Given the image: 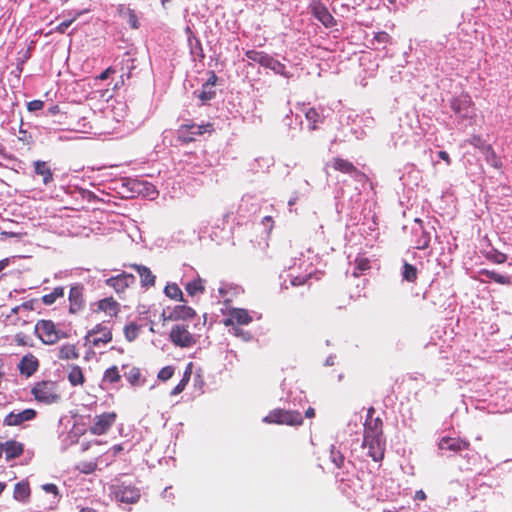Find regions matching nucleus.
<instances>
[{
    "label": "nucleus",
    "mask_w": 512,
    "mask_h": 512,
    "mask_svg": "<svg viewBox=\"0 0 512 512\" xmlns=\"http://www.w3.org/2000/svg\"><path fill=\"white\" fill-rule=\"evenodd\" d=\"M374 414L375 408H368L364 422L362 448L367 449L368 456L378 462L384 459L386 440L383 432V420L380 417H374Z\"/></svg>",
    "instance_id": "1"
},
{
    "label": "nucleus",
    "mask_w": 512,
    "mask_h": 512,
    "mask_svg": "<svg viewBox=\"0 0 512 512\" xmlns=\"http://www.w3.org/2000/svg\"><path fill=\"white\" fill-rule=\"evenodd\" d=\"M35 333L45 345H54L61 339L68 337V334L57 328L52 320L40 319L35 324Z\"/></svg>",
    "instance_id": "2"
},
{
    "label": "nucleus",
    "mask_w": 512,
    "mask_h": 512,
    "mask_svg": "<svg viewBox=\"0 0 512 512\" xmlns=\"http://www.w3.org/2000/svg\"><path fill=\"white\" fill-rule=\"evenodd\" d=\"M31 393L37 402L47 405L57 403L61 399L57 383L51 380L37 382Z\"/></svg>",
    "instance_id": "3"
},
{
    "label": "nucleus",
    "mask_w": 512,
    "mask_h": 512,
    "mask_svg": "<svg viewBox=\"0 0 512 512\" xmlns=\"http://www.w3.org/2000/svg\"><path fill=\"white\" fill-rule=\"evenodd\" d=\"M268 424L299 426L303 423L300 412L294 410L274 409L263 418Z\"/></svg>",
    "instance_id": "4"
},
{
    "label": "nucleus",
    "mask_w": 512,
    "mask_h": 512,
    "mask_svg": "<svg viewBox=\"0 0 512 512\" xmlns=\"http://www.w3.org/2000/svg\"><path fill=\"white\" fill-rule=\"evenodd\" d=\"M169 339L176 347L180 348H190L197 343V337L193 335L188 330V326L184 324L172 326Z\"/></svg>",
    "instance_id": "5"
},
{
    "label": "nucleus",
    "mask_w": 512,
    "mask_h": 512,
    "mask_svg": "<svg viewBox=\"0 0 512 512\" xmlns=\"http://www.w3.org/2000/svg\"><path fill=\"white\" fill-rule=\"evenodd\" d=\"M85 340L94 347L106 345L112 341V331L104 323H99L87 332Z\"/></svg>",
    "instance_id": "6"
},
{
    "label": "nucleus",
    "mask_w": 512,
    "mask_h": 512,
    "mask_svg": "<svg viewBox=\"0 0 512 512\" xmlns=\"http://www.w3.org/2000/svg\"><path fill=\"white\" fill-rule=\"evenodd\" d=\"M213 132L214 126L212 123H206L201 125H196L194 123L183 124L179 127L178 130L179 137L186 143L194 141L196 136H201L205 133Z\"/></svg>",
    "instance_id": "7"
},
{
    "label": "nucleus",
    "mask_w": 512,
    "mask_h": 512,
    "mask_svg": "<svg viewBox=\"0 0 512 512\" xmlns=\"http://www.w3.org/2000/svg\"><path fill=\"white\" fill-rule=\"evenodd\" d=\"M117 419L115 412H106L94 417L93 425L90 426L89 431L92 435H103L106 434L110 428L114 425Z\"/></svg>",
    "instance_id": "8"
},
{
    "label": "nucleus",
    "mask_w": 512,
    "mask_h": 512,
    "mask_svg": "<svg viewBox=\"0 0 512 512\" xmlns=\"http://www.w3.org/2000/svg\"><path fill=\"white\" fill-rule=\"evenodd\" d=\"M112 492L115 498L123 503L133 504L140 499V490L133 485L125 483L113 485Z\"/></svg>",
    "instance_id": "9"
},
{
    "label": "nucleus",
    "mask_w": 512,
    "mask_h": 512,
    "mask_svg": "<svg viewBox=\"0 0 512 512\" xmlns=\"http://www.w3.org/2000/svg\"><path fill=\"white\" fill-rule=\"evenodd\" d=\"M68 301L70 314L75 315L84 310L86 301L84 298V287L82 284L77 283L71 286L68 294Z\"/></svg>",
    "instance_id": "10"
},
{
    "label": "nucleus",
    "mask_w": 512,
    "mask_h": 512,
    "mask_svg": "<svg viewBox=\"0 0 512 512\" xmlns=\"http://www.w3.org/2000/svg\"><path fill=\"white\" fill-rule=\"evenodd\" d=\"M330 459L335 467L341 472H336L335 475L341 482L349 480L348 466H353L350 461H346L345 456L337 450L334 446L330 449Z\"/></svg>",
    "instance_id": "11"
},
{
    "label": "nucleus",
    "mask_w": 512,
    "mask_h": 512,
    "mask_svg": "<svg viewBox=\"0 0 512 512\" xmlns=\"http://www.w3.org/2000/svg\"><path fill=\"white\" fill-rule=\"evenodd\" d=\"M310 8L313 16L318 19L325 27L331 28L336 25L335 18L321 1L313 0Z\"/></svg>",
    "instance_id": "12"
},
{
    "label": "nucleus",
    "mask_w": 512,
    "mask_h": 512,
    "mask_svg": "<svg viewBox=\"0 0 512 512\" xmlns=\"http://www.w3.org/2000/svg\"><path fill=\"white\" fill-rule=\"evenodd\" d=\"M135 282V277L132 274L123 272L116 276H112L105 280L108 287L114 289L117 294H122L125 290Z\"/></svg>",
    "instance_id": "13"
},
{
    "label": "nucleus",
    "mask_w": 512,
    "mask_h": 512,
    "mask_svg": "<svg viewBox=\"0 0 512 512\" xmlns=\"http://www.w3.org/2000/svg\"><path fill=\"white\" fill-rule=\"evenodd\" d=\"M253 321L249 311L244 308H231L229 317L223 320V324L227 327L234 325H248Z\"/></svg>",
    "instance_id": "14"
},
{
    "label": "nucleus",
    "mask_w": 512,
    "mask_h": 512,
    "mask_svg": "<svg viewBox=\"0 0 512 512\" xmlns=\"http://www.w3.org/2000/svg\"><path fill=\"white\" fill-rule=\"evenodd\" d=\"M36 415L37 412L32 408L25 409L18 413L10 412L5 416L3 424L5 426H19L26 421L33 420Z\"/></svg>",
    "instance_id": "15"
},
{
    "label": "nucleus",
    "mask_w": 512,
    "mask_h": 512,
    "mask_svg": "<svg viewBox=\"0 0 512 512\" xmlns=\"http://www.w3.org/2000/svg\"><path fill=\"white\" fill-rule=\"evenodd\" d=\"M438 447L441 450L460 452L469 449L470 443L460 438L445 436L440 439Z\"/></svg>",
    "instance_id": "16"
},
{
    "label": "nucleus",
    "mask_w": 512,
    "mask_h": 512,
    "mask_svg": "<svg viewBox=\"0 0 512 512\" xmlns=\"http://www.w3.org/2000/svg\"><path fill=\"white\" fill-rule=\"evenodd\" d=\"M121 370L123 371V376L131 386L139 387L144 385L145 378L142 376L140 368L127 363L122 365Z\"/></svg>",
    "instance_id": "17"
},
{
    "label": "nucleus",
    "mask_w": 512,
    "mask_h": 512,
    "mask_svg": "<svg viewBox=\"0 0 512 512\" xmlns=\"http://www.w3.org/2000/svg\"><path fill=\"white\" fill-rule=\"evenodd\" d=\"M56 357L61 361H75L80 357V350L75 343H63L57 348Z\"/></svg>",
    "instance_id": "18"
},
{
    "label": "nucleus",
    "mask_w": 512,
    "mask_h": 512,
    "mask_svg": "<svg viewBox=\"0 0 512 512\" xmlns=\"http://www.w3.org/2000/svg\"><path fill=\"white\" fill-rule=\"evenodd\" d=\"M39 367L38 359L31 353L26 354L22 357L18 364L20 374L26 377L32 376Z\"/></svg>",
    "instance_id": "19"
},
{
    "label": "nucleus",
    "mask_w": 512,
    "mask_h": 512,
    "mask_svg": "<svg viewBox=\"0 0 512 512\" xmlns=\"http://www.w3.org/2000/svg\"><path fill=\"white\" fill-rule=\"evenodd\" d=\"M196 316V311L187 305H177L169 313L167 319L170 321H186L193 319Z\"/></svg>",
    "instance_id": "20"
},
{
    "label": "nucleus",
    "mask_w": 512,
    "mask_h": 512,
    "mask_svg": "<svg viewBox=\"0 0 512 512\" xmlns=\"http://www.w3.org/2000/svg\"><path fill=\"white\" fill-rule=\"evenodd\" d=\"M330 165L333 167L335 171L349 174V175H362V173L358 170V168L350 161L343 159L341 157H334L331 160Z\"/></svg>",
    "instance_id": "21"
},
{
    "label": "nucleus",
    "mask_w": 512,
    "mask_h": 512,
    "mask_svg": "<svg viewBox=\"0 0 512 512\" xmlns=\"http://www.w3.org/2000/svg\"><path fill=\"white\" fill-rule=\"evenodd\" d=\"M97 311L105 313L109 317H117L120 313V304L111 296L98 301Z\"/></svg>",
    "instance_id": "22"
},
{
    "label": "nucleus",
    "mask_w": 512,
    "mask_h": 512,
    "mask_svg": "<svg viewBox=\"0 0 512 512\" xmlns=\"http://www.w3.org/2000/svg\"><path fill=\"white\" fill-rule=\"evenodd\" d=\"M117 13L121 18L127 21L131 29L136 30L140 27V22L135 9L124 4H119L117 6Z\"/></svg>",
    "instance_id": "23"
},
{
    "label": "nucleus",
    "mask_w": 512,
    "mask_h": 512,
    "mask_svg": "<svg viewBox=\"0 0 512 512\" xmlns=\"http://www.w3.org/2000/svg\"><path fill=\"white\" fill-rule=\"evenodd\" d=\"M33 166L35 174L42 177V183L44 185H49L53 182V172L48 162L36 160L33 162Z\"/></svg>",
    "instance_id": "24"
},
{
    "label": "nucleus",
    "mask_w": 512,
    "mask_h": 512,
    "mask_svg": "<svg viewBox=\"0 0 512 512\" xmlns=\"http://www.w3.org/2000/svg\"><path fill=\"white\" fill-rule=\"evenodd\" d=\"M129 267L137 271L142 286L150 287L155 285L156 277L148 267L140 264H130Z\"/></svg>",
    "instance_id": "25"
},
{
    "label": "nucleus",
    "mask_w": 512,
    "mask_h": 512,
    "mask_svg": "<svg viewBox=\"0 0 512 512\" xmlns=\"http://www.w3.org/2000/svg\"><path fill=\"white\" fill-rule=\"evenodd\" d=\"M323 275H324V272L318 271V270H316L314 272H310L308 274H304V275H296V276L289 275L290 286L291 287H299V286L307 285V284H309V280L313 279V278L317 281H320L322 279Z\"/></svg>",
    "instance_id": "26"
},
{
    "label": "nucleus",
    "mask_w": 512,
    "mask_h": 512,
    "mask_svg": "<svg viewBox=\"0 0 512 512\" xmlns=\"http://www.w3.org/2000/svg\"><path fill=\"white\" fill-rule=\"evenodd\" d=\"M471 100L468 96L463 98H454L451 100L450 107L454 111L455 114L460 115L461 117L469 116V109L471 107Z\"/></svg>",
    "instance_id": "27"
},
{
    "label": "nucleus",
    "mask_w": 512,
    "mask_h": 512,
    "mask_svg": "<svg viewBox=\"0 0 512 512\" xmlns=\"http://www.w3.org/2000/svg\"><path fill=\"white\" fill-rule=\"evenodd\" d=\"M3 445V451L5 452L6 460H11L20 457L24 452V445L15 440H8Z\"/></svg>",
    "instance_id": "28"
},
{
    "label": "nucleus",
    "mask_w": 512,
    "mask_h": 512,
    "mask_svg": "<svg viewBox=\"0 0 512 512\" xmlns=\"http://www.w3.org/2000/svg\"><path fill=\"white\" fill-rule=\"evenodd\" d=\"M245 56L263 67L271 65L272 63L275 64L274 58L263 51L248 50L245 52Z\"/></svg>",
    "instance_id": "29"
},
{
    "label": "nucleus",
    "mask_w": 512,
    "mask_h": 512,
    "mask_svg": "<svg viewBox=\"0 0 512 512\" xmlns=\"http://www.w3.org/2000/svg\"><path fill=\"white\" fill-rule=\"evenodd\" d=\"M121 378L122 376L120 374L119 368L116 365H113L104 371L102 383L115 385L121 381Z\"/></svg>",
    "instance_id": "30"
},
{
    "label": "nucleus",
    "mask_w": 512,
    "mask_h": 512,
    "mask_svg": "<svg viewBox=\"0 0 512 512\" xmlns=\"http://www.w3.org/2000/svg\"><path fill=\"white\" fill-rule=\"evenodd\" d=\"M64 295H65L64 287L57 286L50 293L44 294L41 297V302L46 306H50V305H53L58 299L63 298Z\"/></svg>",
    "instance_id": "31"
},
{
    "label": "nucleus",
    "mask_w": 512,
    "mask_h": 512,
    "mask_svg": "<svg viewBox=\"0 0 512 512\" xmlns=\"http://www.w3.org/2000/svg\"><path fill=\"white\" fill-rule=\"evenodd\" d=\"M185 290L191 297H194L198 294H203L205 292L204 280L198 277L197 279L186 283Z\"/></svg>",
    "instance_id": "32"
},
{
    "label": "nucleus",
    "mask_w": 512,
    "mask_h": 512,
    "mask_svg": "<svg viewBox=\"0 0 512 512\" xmlns=\"http://www.w3.org/2000/svg\"><path fill=\"white\" fill-rule=\"evenodd\" d=\"M68 380L72 386L83 385L85 376L80 366L73 365L68 373Z\"/></svg>",
    "instance_id": "33"
},
{
    "label": "nucleus",
    "mask_w": 512,
    "mask_h": 512,
    "mask_svg": "<svg viewBox=\"0 0 512 512\" xmlns=\"http://www.w3.org/2000/svg\"><path fill=\"white\" fill-rule=\"evenodd\" d=\"M165 295L176 301L185 302L183 292L176 283H168L164 288Z\"/></svg>",
    "instance_id": "34"
},
{
    "label": "nucleus",
    "mask_w": 512,
    "mask_h": 512,
    "mask_svg": "<svg viewBox=\"0 0 512 512\" xmlns=\"http://www.w3.org/2000/svg\"><path fill=\"white\" fill-rule=\"evenodd\" d=\"M30 496V487L27 482H19L14 487V498L18 501H26Z\"/></svg>",
    "instance_id": "35"
},
{
    "label": "nucleus",
    "mask_w": 512,
    "mask_h": 512,
    "mask_svg": "<svg viewBox=\"0 0 512 512\" xmlns=\"http://www.w3.org/2000/svg\"><path fill=\"white\" fill-rule=\"evenodd\" d=\"M140 329H141V326L134 322L127 324L124 327L125 339L129 342L134 341L138 337Z\"/></svg>",
    "instance_id": "36"
},
{
    "label": "nucleus",
    "mask_w": 512,
    "mask_h": 512,
    "mask_svg": "<svg viewBox=\"0 0 512 512\" xmlns=\"http://www.w3.org/2000/svg\"><path fill=\"white\" fill-rule=\"evenodd\" d=\"M418 271L417 268L408 262L403 265L402 277L404 280L414 283L417 280Z\"/></svg>",
    "instance_id": "37"
},
{
    "label": "nucleus",
    "mask_w": 512,
    "mask_h": 512,
    "mask_svg": "<svg viewBox=\"0 0 512 512\" xmlns=\"http://www.w3.org/2000/svg\"><path fill=\"white\" fill-rule=\"evenodd\" d=\"M305 118L310 123V130H315L320 119L318 111L315 108H308L305 112Z\"/></svg>",
    "instance_id": "38"
},
{
    "label": "nucleus",
    "mask_w": 512,
    "mask_h": 512,
    "mask_svg": "<svg viewBox=\"0 0 512 512\" xmlns=\"http://www.w3.org/2000/svg\"><path fill=\"white\" fill-rule=\"evenodd\" d=\"M484 274L491 280L495 281L496 283L503 284V285L510 284L509 277L499 274L495 271H484Z\"/></svg>",
    "instance_id": "39"
},
{
    "label": "nucleus",
    "mask_w": 512,
    "mask_h": 512,
    "mask_svg": "<svg viewBox=\"0 0 512 512\" xmlns=\"http://www.w3.org/2000/svg\"><path fill=\"white\" fill-rule=\"evenodd\" d=\"M216 95V92L215 90H213L212 88L210 87H206L205 84H203L202 86V90L201 92L198 94V98L202 101V102H207V101H210L211 99H213Z\"/></svg>",
    "instance_id": "40"
},
{
    "label": "nucleus",
    "mask_w": 512,
    "mask_h": 512,
    "mask_svg": "<svg viewBox=\"0 0 512 512\" xmlns=\"http://www.w3.org/2000/svg\"><path fill=\"white\" fill-rule=\"evenodd\" d=\"M175 368L173 366H165L158 373V379L161 381H167L174 375Z\"/></svg>",
    "instance_id": "41"
},
{
    "label": "nucleus",
    "mask_w": 512,
    "mask_h": 512,
    "mask_svg": "<svg viewBox=\"0 0 512 512\" xmlns=\"http://www.w3.org/2000/svg\"><path fill=\"white\" fill-rule=\"evenodd\" d=\"M481 149L484 153H486L487 160L491 161L493 166L498 167V159L491 145H483Z\"/></svg>",
    "instance_id": "42"
},
{
    "label": "nucleus",
    "mask_w": 512,
    "mask_h": 512,
    "mask_svg": "<svg viewBox=\"0 0 512 512\" xmlns=\"http://www.w3.org/2000/svg\"><path fill=\"white\" fill-rule=\"evenodd\" d=\"M429 244H430V235L428 232L423 230L420 239L416 242V248L419 250H424L429 247Z\"/></svg>",
    "instance_id": "43"
},
{
    "label": "nucleus",
    "mask_w": 512,
    "mask_h": 512,
    "mask_svg": "<svg viewBox=\"0 0 512 512\" xmlns=\"http://www.w3.org/2000/svg\"><path fill=\"white\" fill-rule=\"evenodd\" d=\"M82 12H78L72 19L61 22L54 31L60 34H64L67 28L80 16Z\"/></svg>",
    "instance_id": "44"
},
{
    "label": "nucleus",
    "mask_w": 512,
    "mask_h": 512,
    "mask_svg": "<svg viewBox=\"0 0 512 512\" xmlns=\"http://www.w3.org/2000/svg\"><path fill=\"white\" fill-rule=\"evenodd\" d=\"M356 269L362 273L370 269V260L365 257H357L355 259Z\"/></svg>",
    "instance_id": "45"
},
{
    "label": "nucleus",
    "mask_w": 512,
    "mask_h": 512,
    "mask_svg": "<svg viewBox=\"0 0 512 512\" xmlns=\"http://www.w3.org/2000/svg\"><path fill=\"white\" fill-rule=\"evenodd\" d=\"M374 40L379 44H387L391 43L392 38L387 32L381 31L375 33Z\"/></svg>",
    "instance_id": "46"
},
{
    "label": "nucleus",
    "mask_w": 512,
    "mask_h": 512,
    "mask_svg": "<svg viewBox=\"0 0 512 512\" xmlns=\"http://www.w3.org/2000/svg\"><path fill=\"white\" fill-rule=\"evenodd\" d=\"M232 327V334L236 337H241L242 339L248 341L251 338V335L249 332H245L243 329L239 328L237 325L231 326Z\"/></svg>",
    "instance_id": "47"
},
{
    "label": "nucleus",
    "mask_w": 512,
    "mask_h": 512,
    "mask_svg": "<svg viewBox=\"0 0 512 512\" xmlns=\"http://www.w3.org/2000/svg\"><path fill=\"white\" fill-rule=\"evenodd\" d=\"M14 341L18 346H28V337L23 332L16 333L14 336Z\"/></svg>",
    "instance_id": "48"
},
{
    "label": "nucleus",
    "mask_w": 512,
    "mask_h": 512,
    "mask_svg": "<svg viewBox=\"0 0 512 512\" xmlns=\"http://www.w3.org/2000/svg\"><path fill=\"white\" fill-rule=\"evenodd\" d=\"M43 107L44 102L42 100H32L27 104V109L30 112L41 110Z\"/></svg>",
    "instance_id": "49"
},
{
    "label": "nucleus",
    "mask_w": 512,
    "mask_h": 512,
    "mask_svg": "<svg viewBox=\"0 0 512 512\" xmlns=\"http://www.w3.org/2000/svg\"><path fill=\"white\" fill-rule=\"evenodd\" d=\"M192 369H193V363L189 362L185 368L183 377L181 379L182 382L188 384V382L190 381L191 375H192Z\"/></svg>",
    "instance_id": "50"
},
{
    "label": "nucleus",
    "mask_w": 512,
    "mask_h": 512,
    "mask_svg": "<svg viewBox=\"0 0 512 512\" xmlns=\"http://www.w3.org/2000/svg\"><path fill=\"white\" fill-rule=\"evenodd\" d=\"M192 369H193V363L189 362L185 368L183 377L181 379L182 382L188 384V382L190 381L191 375H192Z\"/></svg>",
    "instance_id": "51"
},
{
    "label": "nucleus",
    "mask_w": 512,
    "mask_h": 512,
    "mask_svg": "<svg viewBox=\"0 0 512 512\" xmlns=\"http://www.w3.org/2000/svg\"><path fill=\"white\" fill-rule=\"evenodd\" d=\"M44 489V491H46L47 493H52L54 495H58V487L53 484V483H48V484H45L43 485L42 487Z\"/></svg>",
    "instance_id": "52"
},
{
    "label": "nucleus",
    "mask_w": 512,
    "mask_h": 512,
    "mask_svg": "<svg viewBox=\"0 0 512 512\" xmlns=\"http://www.w3.org/2000/svg\"><path fill=\"white\" fill-rule=\"evenodd\" d=\"M115 73V69L113 67H108L105 69L99 76H97V79L99 80H106L111 74Z\"/></svg>",
    "instance_id": "53"
},
{
    "label": "nucleus",
    "mask_w": 512,
    "mask_h": 512,
    "mask_svg": "<svg viewBox=\"0 0 512 512\" xmlns=\"http://www.w3.org/2000/svg\"><path fill=\"white\" fill-rule=\"evenodd\" d=\"M186 386H187V384L180 380V382L171 391V395H178V394H180L181 392L184 391Z\"/></svg>",
    "instance_id": "54"
},
{
    "label": "nucleus",
    "mask_w": 512,
    "mask_h": 512,
    "mask_svg": "<svg viewBox=\"0 0 512 512\" xmlns=\"http://www.w3.org/2000/svg\"><path fill=\"white\" fill-rule=\"evenodd\" d=\"M217 76L216 74L212 71L211 74H210V77L208 78V80L206 81V83H204L206 85V87H210L213 89V86H215L216 82H217Z\"/></svg>",
    "instance_id": "55"
},
{
    "label": "nucleus",
    "mask_w": 512,
    "mask_h": 512,
    "mask_svg": "<svg viewBox=\"0 0 512 512\" xmlns=\"http://www.w3.org/2000/svg\"><path fill=\"white\" fill-rule=\"evenodd\" d=\"M274 62H275V64L272 63L271 65H268V66H265V67L266 68H270V69H272V70H274L276 72H280V69H284L285 68V66L282 63H280L278 60L274 59Z\"/></svg>",
    "instance_id": "56"
},
{
    "label": "nucleus",
    "mask_w": 512,
    "mask_h": 512,
    "mask_svg": "<svg viewBox=\"0 0 512 512\" xmlns=\"http://www.w3.org/2000/svg\"><path fill=\"white\" fill-rule=\"evenodd\" d=\"M438 156H439V158L444 160L447 165L451 164V159H450V157H449V155H448V153L446 151H439L438 152Z\"/></svg>",
    "instance_id": "57"
},
{
    "label": "nucleus",
    "mask_w": 512,
    "mask_h": 512,
    "mask_svg": "<svg viewBox=\"0 0 512 512\" xmlns=\"http://www.w3.org/2000/svg\"><path fill=\"white\" fill-rule=\"evenodd\" d=\"M427 496L426 493L423 490H418L415 492L414 499L419 501L426 500Z\"/></svg>",
    "instance_id": "58"
},
{
    "label": "nucleus",
    "mask_w": 512,
    "mask_h": 512,
    "mask_svg": "<svg viewBox=\"0 0 512 512\" xmlns=\"http://www.w3.org/2000/svg\"><path fill=\"white\" fill-rule=\"evenodd\" d=\"M47 112L50 115H56V114L60 113V107L58 105H53L48 108Z\"/></svg>",
    "instance_id": "59"
},
{
    "label": "nucleus",
    "mask_w": 512,
    "mask_h": 512,
    "mask_svg": "<svg viewBox=\"0 0 512 512\" xmlns=\"http://www.w3.org/2000/svg\"><path fill=\"white\" fill-rule=\"evenodd\" d=\"M9 264H10L9 258H4V259L0 260V272H2Z\"/></svg>",
    "instance_id": "60"
},
{
    "label": "nucleus",
    "mask_w": 512,
    "mask_h": 512,
    "mask_svg": "<svg viewBox=\"0 0 512 512\" xmlns=\"http://www.w3.org/2000/svg\"><path fill=\"white\" fill-rule=\"evenodd\" d=\"M305 416L307 418H312L315 416V410L312 408V407H309L306 412H305Z\"/></svg>",
    "instance_id": "61"
},
{
    "label": "nucleus",
    "mask_w": 512,
    "mask_h": 512,
    "mask_svg": "<svg viewBox=\"0 0 512 512\" xmlns=\"http://www.w3.org/2000/svg\"><path fill=\"white\" fill-rule=\"evenodd\" d=\"M20 306H21V308H24L26 310H32V308H33L31 302H24Z\"/></svg>",
    "instance_id": "62"
},
{
    "label": "nucleus",
    "mask_w": 512,
    "mask_h": 512,
    "mask_svg": "<svg viewBox=\"0 0 512 512\" xmlns=\"http://www.w3.org/2000/svg\"><path fill=\"white\" fill-rule=\"evenodd\" d=\"M480 138L479 137H473L471 140H470V143L473 144V145H477L479 142H480Z\"/></svg>",
    "instance_id": "63"
},
{
    "label": "nucleus",
    "mask_w": 512,
    "mask_h": 512,
    "mask_svg": "<svg viewBox=\"0 0 512 512\" xmlns=\"http://www.w3.org/2000/svg\"><path fill=\"white\" fill-rule=\"evenodd\" d=\"M80 512H97V511L94 510L93 508L85 507V508H82Z\"/></svg>",
    "instance_id": "64"
}]
</instances>
